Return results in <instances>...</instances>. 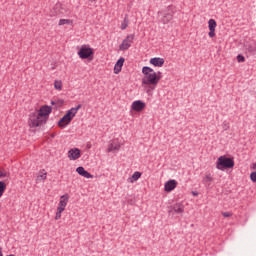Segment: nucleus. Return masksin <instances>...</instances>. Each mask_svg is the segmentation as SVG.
Wrapping results in <instances>:
<instances>
[{
    "mask_svg": "<svg viewBox=\"0 0 256 256\" xmlns=\"http://www.w3.org/2000/svg\"><path fill=\"white\" fill-rule=\"evenodd\" d=\"M142 73L144 75L142 78V85H148L151 91H155V87L159 85L161 77L157 76V72L149 66H144L142 68Z\"/></svg>",
    "mask_w": 256,
    "mask_h": 256,
    "instance_id": "obj_1",
    "label": "nucleus"
},
{
    "mask_svg": "<svg viewBox=\"0 0 256 256\" xmlns=\"http://www.w3.org/2000/svg\"><path fill=\"white\" fill-rule=\"evenodd\" d=\"M177 13V8L173 5L167 6L166 9L158 11V21L162 25H167L173 21V17Z\"/></svg>",
    "mask_w": 256,
    "mask_h": 256,
    "instance_id": "obj_2",
    "label": "nucleus"
},
{
    "mask_svg": "<svg viewBox=\"0 0 256 256\" xmlns=\"http://www.w3.org/2000/svg\"><path fill=\"white\" fill-rule=\"evenodd\" d=\"M235 167V160L227 156H220L216 162V168L219 171H225V169H233Z\"/></svg>",
    "mask_w": 256,
    "mask_h": 256,
    "instance_id": "obj_3",
    "label": "nucleus"
},
{
    "mask_svg": "<svg viewBox=\"0 0 256 256\" xmlns=\"http://www.w3.org/2000/svg\"><path fill=\"white\" fill-rule=\"evenodd\" d=\"M45 123H47V119L39 116L37 112H32L29 114L28 125L32 129H35V127H41V125H45Z\"/></svg>",
    "mask_w": 256,
    "mask_h": 256,
    "instance_id": "obj_4",
    "label": "nucleus"
},
{
    "mask_svg": "<svg viewBox=\"0 0 256 256\" xmlns=\"http://www.w3.org/2000/svg\"><path fill=\"white\" fill-rule=\"evenodd\" d=\"M135 40V34L128 35L122 43L119 45L120 51H127L133 45V41Z\"/></svg>",
    "mask_w": 256,
    "mask_h": 256,
    "instance_id": "obj_5",
    "label": "nucleus"
},
{
    "mask_svg": "<svg viewBox=\"0 0 256 256\" xmlns=\"http://www.w3.org/2000/svg\"><path fill=\"white\" fill-rule=\"evenodd\" d=\"M93 53L94 52L91 47L82 46L78 51V56L80 59H89L90 57H93Z\"/></svg>",
    "mask_w": 256,
    "mask_h": 256,
    "instance_id": "obj_6",
    "label": "nucleus"
},
{
    "mask_svg": "<svg viewBox=\"0 0 256 256\" xmlns=\"http://www.w3.org/2000/svg\"><path fill=\"white\" fill-rule=\"evenodd\" d=\"M52 111H53V108H51V106L45 105L40 108V110H39V112H37V114L39 115V117H42L47 120L49 115H51Z\"/></svg>",
    "mask_w": 256,
    "mask_h": 256,
    "instance_id": "obj_7",
    "label": "nucleus"
},
{
    "mask_svg": "<svg viewBox=\"0 0 256 256\" xmlns=\"http://www.w3.org/2000/svg\"><path fill=\"white\" fill-rule=\"evenodd\" d=\"M147 105L145 104V102L141 101V100H136L132 103L131 105V109L132 111H136L137 113H141V111H143V109H145Z\"/></svg>",
    "mask_w": 256,
    "mask_h": 256,
    "instance_id": "obj_8",
    "label": "nucleus"
},
{
    "mask_svg": "<svg viewBox=\"0 0 256 256\" xmlns=\"http://www.w3.org/2000/svg\"><path fill=\"white\" fill-rule=\"evenodd\" d=\"M81 157V150L79 148L70 149L68 151V158L70 161H77Z\"/></svg>",
    "mask_w": 256,
    "mask_h": 256,
    "instance_id": "obj_9",
    "label": "nucleus"
},
{
    "mask_svg": "<svg viewBox=\"0 0 256 256\" xmlns=\"http://www.w3.org/2000/svg\"><path fill=\"white\" fill-rule=\"evenodd\" d=\"M67 203H69V194H64L61 196V200L59 201L57 211H65Z\"/></svg>",
    "mask_w": 256,
    "mask_h": 256,
    "instance_id": "obj_10",
    "label": "nucleus"
},
{
    "mask_svg": "<svg viewBox=\"0 0 256 256\" xmlns=\"http://www.w3.org/2000/svg\"><path fill=\"white\" fill-rule=\"evenodd\" d=\"M177 188V182L176 180H169L164 184V191L167 193H171L174 189Z\"/></svg>",
    "mask_w": 256,
    "mask_h": 256,
    "instance_id": "obj_11",
    "label": "nucleus"
},
{
    "mask_svg": "<svg viewBox=\"0 0 256 256\" xmlns=\"http://www.w3.org/2000/svg\"><path fill=\"white\" fill-rule=\"evenodd\" d=\"M208 27H209V31H210L208 33L209 37H211V38L215 37V29L217 27V21H215V19H210L208 21Z\"/></svg>",
    "mask_w": 256,
    "mask_h": 256,
    "instance_id": "obj_12",
    "label": "nucleus"
},
{
    "mask_svg": "<svg viewBox=\"0 0 256 256\" xmlns=\"http://www.w3.org/2000/svg\"><path fill=\"white\" fill-rule=\"evenodd\" d=\"M76 173H78V175H81V177H85V179H93V175L85 170L83 166H79L76 169Z\"/></svg>",
    "mask_w": 256,
    "mask_h": 256,
    "instance_id": "obj_13",
    "label": "nucleus"
},
{
    "mask_svg": "<svg viewBox=\"0 0 256 256\" xmlns=\"http://www.w3.org/2000/svg\"><path fill=\"white\" fill-rule=\"evenodd\" d=\"M150 64L154 65V67H163V65H165V59L161 57H154L150 59Z\"/></svg>",
    "mask_w": 256,
    "mask_h": 256,
    "instance_id": "obj_14",
    "label": "nucleus"
},
{
    "mask_svg": "<svg viewBox=\"0 0 256 256\" xmlns=\"http://www.w3.org/2000/svg\"><path fill=\"white\" fill-rule=\"evenodd\" d=\"M123 63H125V58L121 57L120 59L117 60L114 66L115 75H119V73H121V70L123 69Z\"/></svg>",
    "mask_w": 256,
    "mask_h": 256,
    "instance_id": "obj_15",
    "label": "nucleus"
},
{
    "mask_svg": "<svg viewBox=\"0 0 256 256\" xmlns=\"http://www.w3.org/2000/svg\"><path fill=\"white\" fill-rule=\"evenodd\" d=\"M82 105L78 104L77 107L71 108L67 111L66 116L70 118V121H73V118L77 115V111L81 109Z\"/></svg>",
    "mask_w": 256,
    "mask_h": 256,
    "instance_id": "obj_16",
    "label": "nucleus"
},
{
    "mask_svg": "<svg viewBox=\"0 0 256 256\" xmlns=\"http://www.w3.org/2000/svg\"><path fill=\"white\" fill-rule=\"evenodd\" d=\"M69 123H71L70 118L67 116V114H65L58 122V126L61 127V129H65V127H67V125H69Z\"/></svg>",
    "mask_w": 256,
    "mask_h": 256,
    "instance_id": "obj_17",
    "label": "nucleus"
},
{
    "mask_svg": "<svg viewBox=\"0 0 256 256\" xmlns=\"http://www.w3.org/2000/svg\"><path fill=\"white\" fill-rule=\"evenodd\" d=\"M245 49H246V51H248V53H252V55L255 54V52H256V42L247 43L245 45Z\"/></svg>",
    "mask_w": 256,
    "mask_h": 256,
    "instance_id": "obj_18",
    "label": "nucleus"
},
{
    "mask_svg": "<svg viewBox=\"0 0 256 256\" xmlns=\"http://www.w3.org/2000/svg\"><path fill=\"white\" fill-rule=\"evenodd\" d=\"M172 210L175 213H183V211H185V206L182 203H176L172 206Z\"/></svg>",
    "mask_w": 256,
    "mask_h": 256,
    "instance_id": "obj_19",
    "label": "nucleus"
},
{
    "mask_svg": "<svg viewBox=\"0 0 256 256\" xmlns=\"http://www.w3.org/2000/svg\"><path fill=\"white\" fill-rule=\"evenodd\" d=\"M119 149H121V144L117 142H112L108 146V153H111L113 151H119Z\"/></svg>",
    "mask_w": 256,
    "mask_h": 256,
    "instance_id": "obj_20",
    "label": "nucleus"
},
{
    "mask_svg": "<svg viewBox=\"0 0 256 256\" xmlns=\"http://www.w3.org/2000/svg\"><path fill=\"white\" fill-rule=\"evenodd\" d=\"M141 175L142 173L139 171L134 172L133 175L128 178V183H135V181H139V179H141Z\"/></svg>",
    "mask_w": 256,
    "mask_h": 256,
    "instance_id": "obj_21",
    "label": "nucleus"
},
{
    "mask_svg": "<svg viewBox=\"0 0 256 256\" xmlns=\"http://www.w3.org/2000/svg\"><path fill=\"white\" fill-rule=\"evenodd\" d=\"M213 181V176H211V174H207L203 179H202V183H204V185H211Z\"/></svg>",
    "mask_w": 256,
    "mask_h": 256,
    "instance_id": "obj_22",
    "label": "nucleus"
},
{
    "mask_svg": "<svg viewBox=\"0 0 256 256\" xmlns=\"http://www.w3.org/2000/svg\"><path fill=\"white\" fill-rule=\"evenodd\" d=\"M54 89L61 91L63 89V82L61 80L54 81Z\"/></svg>",
    "mask_w": 256,
    "mask_h": 256,
    "instance_id": "obj_23",
    "label": "nucleus"
},
{
    "mask_svg": "<svg viewBox=\"0 0 256 256\" xmlns=\"http://www.w3.org/2000/svg\"><path fill=\"white\" fill-rule=\"evenodd\" d=\"M127 27H129V18H127V16H126L121 24L122 31H125V29H127Z\"/></svg>",
    "mask_w": 256,
    "mask_h": 256,
    "instance_id": "obj_24",
    "label": "nucleus"
},
{
    "mask_svg": "<svg viewBox=\"0 0 256 256\" xmlns=\"http://www.w3.org/2000/svg\"><path fill=\"white\" fill-rule=\"evenodd\" d=\"M5 189H7V184L5 182L0 181V197H3V193H5Z\"/></svg>",
    "mask_w": 256,
    "mask_h": 256,
    "instance_id": "obj_25",
    "label": "nucleus"
},
{
    "mask_svg": "<svg viewBox=\"0 0 256 256\" xmlns=\"http://www.w3.org/2000/svg\"><path fill=\"white\" fill-rule=\"evenodd\" d=\"M73 23L72 20L69 19H60L58 25H71Z\"/></svg>",
    "mask_w": 256,
    "mask_h": 256,
    "instance_id": "obj_26",
    "label": "nucleus"
},
{
    "mask_svg": "<svg viewBox=\"0 0 256 256\" xmlns=\"http://www.w3.org/2000/svg\"><path fill=\"white\" fill-rule=\"evenodd\" d=\"M45 179H47V172H45L44 174H41L39 176H37V181H45Z\"/></svg>",
    "mask_w": 256,
    "mask_h": 256,
    "instance_id": "obj_27",
    "label": "nucleus"
},
{
    "mask_svg": "<svg viewBox=\"0 0 256 256\" xmlns=\"http://www.w3.org/2000/svg\"><path fill=\"white\" fill-rule=\"evenodd\" d=\"M237 61H238V63H245V56L239 54L237 56Z\"/></svg>",
    "mask_w": 256,
    "mask_h": 256,
    "instance_id": "obj_28",
    "label": "nucleus"
},
{
    "mask_svg": "<svg viewBox=\"0 0 256 256\" xmlns=\"http://www.w3.org/2000/svg\"><path fill=\"white\" fill-rule=\"evenodd\" d=\"M250 179H251V181H252L253 183H256V172H252V173L250 174Z\"/></svg>",
    "mask_w": 256,
    "mask_h": 256,
    "instance_id": "obj_29",
    "label": "nucleus"
},
{
    "mask_svg": "<svg viewBox=\"0 0 256 256\" xmlns=\"http://www.w3.org/2000/svg\"><path fill=\"white\" fill-rule=\"evenodd\" d=\"M61 213H63V211L57 210L56 216H55L56 221H59V219H61Z\"/></svg>",
    "mask_w": 256,
    "mask_h": 256,
    "instance_id": "obj_30",
    "label": "nucleus"
},
{
    "mask_svg": "<svg viewBox=\"0 0 256 256\" xmlns=\"http://www.w3.org/2000/svg\"><path fill=\"white\" fill-rule=\"evenodd\" d=\"M3 177H9V173H7L5 171H0V179Z\"/></svg>",
    "mask_w": 256,
    "mask_h": 256,
    "instance_id": "obj_31",
    "label": "nucleus"
},
{
    "mask_svg": "<svg viewBox=\"0 0 256 256\" xmlns=\"http://www.w3.org/2000/svg\"><path fill=\"white\" fill-rule=\"evenodd\" d=\"M57 103H59V105H63V100H58ZM57 103L55 101H51V105H57Z\"/></svg>",
    "mask_w": 256,
    "mask_h": 256,
    "instance_id": "obj_32",
    "label": "nucleus"
},
{
    "mask_svg": "<svg viewBox=\"0 0 256 256\" xmlns=\"http://www.w3.org/2000/svg\"><path fill=\"white\" fill-rule=\"evenodd\" d=\"M222 215L223 217H231L232 214L229 212H223Z\"/></svg>",
    "mask_w": 256,
    "mask_h": 256,
    "instance_id": "obj_33",
    "label": "nucleus"
},
{
    "mask_svg": "<svg viewBox=\"0 0 256 256\" xmlns=\"http://www.w3.org/2000/svg\"><path fill=\"white\" fill-rule=\"evenodd\" d=\"M156 75L158 76V77H160V79H161V72L160 71H158V72H156Z\"/></svg>",
    "mask_w": 256,
    "mask_h": 256,
    "instance_id": "obj_34",
    "label": "nucleus"
},
{
    "mask_svg": "<svg viewBox=\"0 0 256 256\" xmlns=\"http://www.w3.org/2000/svg\"><path fill=\"white\" fill-rule=\"evenodd\" d=\"M227 129H229V126L225 125L224 126V131H227Z\"/></svg>",
    "mask_w": 256,
    "mask_h": 256,
    "instance_id": "obj_35",
    "label": "nucleus"
},
{
    "mask_svg": "<svg viewBox=\"0 0 256 256\" xmlns=\"http://www.w3.org/2000/svg\"><path fill=\"white\" fill-rule=\"evenodd\" d=\"M0 256H3V250L0 248Z\"/></svg>",
    "mask_w": 256,
    "mask_h": 256,
    "instance_id": "obj_36",
    "label": "nucleus"
},
{
    "mask_svg": "<svg viewBox=\"0 0 256 256\" xmlns=\"http://www.w3.org/2000/svg\"><path fill=\"white\" fill-rule=\"evenodd\" d=\"M253 169L256 170V162L253 164Z\"/></svg>",
    "mask_w": 256,
    "mask_h": 256,
    "instance_id": "obj_37",
    "label": "nucleus"
},
{
    "mask_svg": "<svg viewBox=\"0 0 256 256\" xmlns=\"http://www.w3.org/2000/svg\"><path fill=\"white\" fill-rule=\"evenodd\" d=\"M193 195H197V193H196V192H193Z\"/></svg>",
    "mask_w": 256,
    "mask_h": 256,
    "instance_id": "obj_38",
    "label": "nucleus"
},
{
    "mask_svg": "<svg viewBox=\"0 0 256 256\" xmlns=\"http://www.w3.org/2000/svg\"><path fill=\"white\" fill-rule=\"evenodd\" d=\"M88 1H94V0H88Z\"/></svg>",
    "mask_w": 256,
    "mask_h": 256,
    "instance_id": "obj_39",
    "label": "nucleus"
}]
</instances>
